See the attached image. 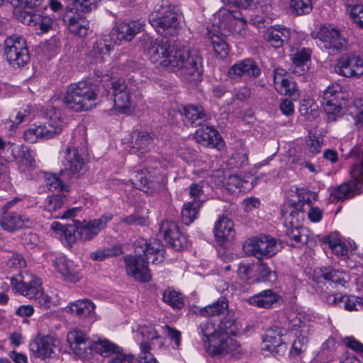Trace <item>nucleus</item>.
Listing matches in <instances>:
<instances>
[{
  "mask_svg": "<svg viewBox=\"0 0 363 363\" xmlns=\"http://www.w3.org/2000/svg\"><path fill=\"white\" fill-rule=\"evenodd\" d=\"M5 266L12 271H21L27 266V263L21 254L12 252V255L5 262Z\"/></svg>",
  "mask_w": 363,
  "mask_h": 363,
  "instance_id": "obj_50",
  "label": "nucleus"
},
{
  "mask_svg": "<svg viewBox=\"0 0 363 363\" xmlns=\"http://www.w3.org/2000/svg\"><path fill=\"white\" fill-rule=\"evenodd\" d=\"M304 202L302 201H286L281 208V216L284 219L285 225H296L299 224V216L303 211Z\"/></svg>",
  "mask_w": 363,
  "mask_h": 363,
  "instance_id": "obj_21",
  "label": "nucleus"
},
{
  "mask_svg": "<svg viewBox=\"0 0 363 363\" xmlns=\"http://www.w3.org/2000/svg\"><path fill=\"white\" fill-rule=\"evenodd\" d=\"M108 363H132L133 357L132 355L123 352V349L117 346L114 350Z\"/></svg>",
  "mask_w": 363,
  "mask_h": 363,
  "instance_id": "obj_61",
  "label": "nucleus"
},
{
  "mask_svg": "<svg viewBox=\"0 0 363 363\" xmlns=\"http://www.w3.org/2000/svg\"><path fill=\"white\" fill-rule=\"evenodd\" d=\"M67 339L75 354L82 358L88 355L91 340H89L84 332L78 330H72L68 333Z\"/></svg>",
  "mask_w": 363,
  "mask_h": 363,
  "instance_id": "obj_20",
  "label": "nucleus"
},
{
  "mask_svg": "<svg viewBox=\"0 0 363 363\" xmlns=\"http://www.w3.org/2000/svg\"><path fill=\"white\" fill-rule=\"evenodd\" d=\"M276 89L281 94L289 96L292 99H296L298 96L295 82L287 78L277 86Z\"/></svg>",
  "mask_w": 363,
  "mask_h": 363,
  "instance_id": "obj_51",
  "label": "nucleus"
},
{
  "mask_svg": "<svg viewBox=\"0 0 363 363\" xmlns=\"http://www.w3.org/2000/svg\"><path fill=\"white\" fill-rule=\"evenodd\" d=\"M112 218L111 214H105L100 218L89 221L84 220L82 223H79L78 230L79 238L84 241L91 240L106 226L107 223L109 222Z\"/></svg>",
  "mask_w": 363,
  "mask_h": 363,
  "instance_id": "obj_17",
  "label": "nucleus"
},
{
  "mask_svg": "<svg viewBox=\"0 0 363 363\" xmlns=\"http://www.w3.org/2000/svg\"><path fill=\"white\" fill-rule=\"evenodd\" d=\"M360 162L351 169V179L340 186L334 188L330 193L331 202H338L354 197L360 194L363 186V151Z\"/></svg>",
  "mask_w": 363,
  "mask_h": 363,
  "instance_id": "obj_6",
  "label": "nucleus"
},
{
  "mask_svg": "<svg viewBox=\"0 0 363 363\" xmlns=\"http://www.w3.org/2000/svg\"><path fill=\"white\" fill-rule=\"evenodd\" d=\"M135 337L138 341L140 340V352H142L143 343L150 345L151 350L156 347H160L163 345L162 338L152 325H140L135 332Z\"/></svg>",
  "mask_w": 363,
  "mask_h": 363,
  "instance_id": "obj_23",
  "label": "nucleus"
},
{
  "mask_svg": "<svg viewBox=\"0 0 363 363\" xmlns=\"http://www.w3.org/2000/svg\"><path fill=\"white\" fill-rule=\"evenodd\" d=\"M280 297L270 289L264 290L249 298L250 304L259 308H269L279 301Z\"/></svg>",
  "mask_w": 363,
  "mask_h": 363,
  "instance_id": "obj_34",
  "label": "nucleus"
},
{
  "mask_svg": "<svg viewBox=\"0 0 363 363\" xmlns=\"http://www.w3.org/2000/svg\"><path fill=\"white\" fill-rule=\"evenodd\" d=\"M182 114L184 116V122L195 127L201 125L208 119V116L201 106H186L183 108Z\"/></svg>",
  "mask_w": 363,
  "mask_h": 363,
  "instance_id": "obj_31",
  "label": "nucleus"
},
{
  "mask_svg": "<svg viewBox=\"0 0 363 363\" xmlns=\"http://www.w3.org/2000/svg\"><path fill=\"white\" fill-rule=\"evenodd\" d=\"M14 14L23 23L34 26L43 18L44 12L39 9L16 10Z\"/></svg>",
  "mask_w": 363,
  "mask_h": 363,
  "instance_id": "obj_36",
  "label": "nucleus"
},
{
  "mask_svg": "<svg viewBox=\"0 0 363 363\" xmlns=\"http://www.w3.org/2000/svg\"><path fill=\"white\" fill-rule=\"evenodd\" d=\"M160 234L175 250H183L188 246L186 236L181 233L177 223L173 220H164L160 226Z\"/></svg>",
  "mask_w": 363,
  "mask_h": 363,
  "instance_id": "obj_14",
  "label": "nucleus"
},
{
  "mask_svg": "<svg viewBox=\"0 0 363 363\" xmlns=\"http://www.w3.org/2000/svg\"><path fill=\"white\" fill-rule=\"evenodd\" d=\"M132 181L136 188L148 194H152L158 186L157 183L149 181L143 171L137 172L132 178Z\"/></svg>",
  "mask_w": 363,
  "mask_h": 363,
  "instance_id": "obj_38",
  "label": "nucleus"
},
{
  "mask_svg": "<svg viewBox=\"0 0 363 363\" xmlns=\"http://www.w3.org/2000/svg\"><path fill=\"white\" fill-rule=\"evenodd\" d=\"M323 243L328 244L333 253L337 256H345L348 252L347 246L342 242L335 235H324L321 238Z\"/></svg>",
  "mask_w": 363,
  "mask_h": 363,
  "instance_id": "obj_41",
  "label": "nucleus"
},
{
  "mask_svg": "<svg viewBox=\"0 0 363 363\" xmlns=\"http://www.w3.org/2000/svg\"><path fill=\"white\" fill-rule=\"evenodd\" d=\"M228 309V303L224 298L208 305L200 310V314L203 317H212L225 313Z\"/></svg>",
  "mask_w": 363,
  "mask_h": 363,
  "instance_id": "obj_39",
  "label": "nucleus"
},
{
  "mask_svg": "<svg viewBox=\"0 0 363 363\" xmlns=\"http://www.w3.org/2000/svg\"><path fill=\"white\" fill-rule=\"evenodd\" d=\"M305 335L306 334L304 333L300 334V335L294 341L291 347V352L293 354H299L306 351L307 348L308 339Z\"/></svg>",
  "mask_w": 363,
  "mask_h": 363,
  "instance_id": "obj_64",
  "label": "nucleus"
},
{
  "mask_svg": "<svg viewBox=\"0 0 363 363\" xmlns=\"http://www.w3.org/2000/svg\"><path fill=\"white\" fill-rule=\"evenodd\" d=\"M114 45V42L109 36L101 38L93 44L89 55L96 63L102 62L104 61L105 56L108 55L113 49Z\"/></svg>",
  "mask_w": 363,
  "mask_h": 363,
  "instance_id": "obj_27",
  "label": "nucleus"
},
{
  "mask_svg": "<svg viewBox=\"0 0 363 363\" xmlns=\"http://www.w3.org/2000/svg\"><path fill=\"white\" fill-rule=\"evenodd\" d=\"M65 203V195L57 194L48 196L44 203L45 210L53 213L58 211Z\"/></svg>",
  "mask_w": 363,
  "mask_h": 363,
  "instance_id": "obj_47",
  "label": "nucleus"
},
{
  "mask_svg": "<svg viewBox=\"0 0 363 363\" xmlns=\"http://www.w3.org/2000/svg\"><path fill=\"white\" fill-rule=\"evenodd\" d=\"M114 108L121 113L129 114L133 110L130 93L123 92L113 96Z\"/></svg>",
  "mask_w": 363,
  "mask_h": 363,
  "instance_id": "obj_44",
  "label": "nucleus"
},
{
  "mask_svg": "<svg viewBox=\"0 0 363 363\" xmlns=\"http://www.w3.org/2000/svg\"><path fill=\"white\" fill-rule=\"evenodd\" d=\"M180 15L171 5L162 6L149 15V22L157 33L164 37L177 35L179 30Z\"/></svg>",
  "mask_w": 363,
  "mask_h": 363,
  "instance_id": "obj_5",
  "label": "nucleus"
},
{
  "mask_svg": "<svg viewBox=\"0 0 363 363\" xmlns=\"http://www.w3.org/2000/svg\"><path fill=\"white\" fill-rule=\"evenodd\" d=\"M345 308L348 311H358L363 308V299L361 297L346 296L344 300Z\"/></svg>",
  "mask_w": 363,
  "mask_h": 363,
  "instance_id": "obj_63",
  "label": "nucleus"
},
{
  "mask_svg": "<svg viewBox=\"0 0 363 363\" xmlns=\"http://www.w3.org/2000/svg\"><path fill=\"white\" fill-rule=\"evenodd\" d=\"M100 93L98 80L82 81L68 86L64 101L75 111L89 110L96 106Z\"/></svg>",
  "mask_w": 363,
  "mask_h": 363,
  "instance_id": "obj_3",
  "label": "nucleus"
},
{
  "mask_svg": "<svg viewBox=\"0 0 363 363\" xmlns=\"http://www.w3.org/2000/svg\"><path fill=\"white\" fill-rule=\"evenodd\" d=\"M57 118H58L57 116L55 118H50L43 125H34L28 128L23 134L25 140L30 143H35L39 139L48 140L61 133L62 123Z\"/></svg>",
  "mask_w": 363,
  "mask_h": 363,
  "instance_id": "obj_9",
  "label": "nucleus"
},
{
  "mask_svg": "<svg viewBox=\"0 0 363 363\" xmlns=\"http://www.w3.org/2000/svg\"><path fill=\"white\" fill-rule=\"evenodd\" d=\"M106 85L107 86H111L113 96L121 94L123 92L130 93V90L132 89L130 83L128 84L125 80L122 79L115 80L108 79Z\"/></svg>",
  "mask_w": 363,
  "mask_h": 363,
  "instance_id": "obj_48",
  "label": "nucleus"
},
{
  "mask_svg": "<svg viewBox=\"0 0 363 363\" xmlns=\"http://www.w3.org/2000/svg\"><path fill=\"white\" fill-rule=\"evenodd\" d=\"M290 9L295 16L308 14L312 11L311 0H291Z\"/></svg>",
  "mask_w": 363,
  "mask_h": 363,
  "instance_id": "obj_45",
  "label": "nucleus"
},
{
  "mask_svg": "<svg viewBox=\"0 0 363 363\" xmlns=\"http://www.w3.org/2000/svg\"><path fill=\"white\" fill-rule=\"evenodd\" d=\"M30 224L31 221L29 218L14 212H4L3 217L0 219V225L9 232L27 227Z\"/></svg>",
  "mask_w": 363,
  "mask_h": 363,
  "instance_id": "obj_25",
  "label": "nucleus"
},
{
  "mask_svg": "<svg viewBox=\"0 0 363 363\" xmlns=\"http://www.w3.org/2000/svg\"><path fill=\"white\" fill-rule=\"evenodd\" d=\"M120 253H121L120 249L108 248V249H104V250H101L92 252L90 255V257L94 260L102 261L107 257L117 256Z\"/></svg>",
  "mask_w": 363,
  "mask_h": 363,
  "instance_id": "obj_62",
  "label": "nucleus"
},
{
  "mask_svg": "<svg viewBox=\"0 0 363 363\" xmlns=\"http://www.w3.org/2000/svg\"><path fill=\"white\" fill-rule=\"evenodd\" d=\"M286 230V235L291 238L292 245H296L299 243H304L306 242V239L303 238V235L302 234L303 228L299 227V224H296V225L291 226L287 225Z\"/></svg>",
  "mask_w": 363,
  "mask_h": 363,
  "instance_id": "obj_52",
  "label": "nucleus"
},
{
  "mask_svg": "<svg viewBox=\"0 0 363 363\" xmlns=\"http://www.w3.org/2000/svg\"><path fill=\"white\" fill-rule=\"evenodd\" d=\"M155 135L144 130L133 131L131 135L130 147L134 153L143 155L150 151L155 144Z\"/></svg>",
  "mask_w": 363,
  "mask_h": 363,
  "instance_id": "obj_19",
  "label": "nucleus"
},
{
  "mask_svg": "<svg viewBox=\"0 0 363 363\" xmlns=\"http://www.w3.org/2000/svg\"><path fill=\"white\" fill-rule=\"evenodd\" d=\"M334 71L345 77H358L363 74V59L352 53L344 54L334 66Z\"/></svg>",
  "mask_w": 363,
  "mask_h": 363,
  "instance_id": "obj_12",
  "label": "nucleus"
},
{
  "mask_svg": "<svg viewBox=\"0 0 363 363\" xmlns=\"http://www.w3.org/2000/svg\"><path fill=\"white\" fill-rule=\"evenodd\" d=\"M211 42L214 52L220 58H225L228 55V45L223 39L218 35H214Z\"/></svg>",
  "mask_w": 363,
  "mask_h": 363,
  "instance_id": "obj_53",
  "label": "nucleus"
},
{
  "mask_svg": "<svg viewBox=\"0 0 363 363\" xmlns=\"http://www.w3.org/2000/svg\"><path fill=\"white\" fill-rule=\"evenodd\" d=\"M146 50L150 60L156 66L169 67L189 82L200 80L202 59L196 50L179 48L174 41L165 38L149 39Z\"/></svg>",
  "mask_w": 363,
  "mask_h": 363,
  "instance_id": "obj_1",
  "label": "nucleus"
},
{
  "mask_svg": "<svg viewBox=\"0 0 363 363\" xmlns=\"http://www.w3.org/2000/svg\"><path fill=\"white\" fill-rule=\"evenodd\" d=\"M317 38L320 42V45L328 50L330 54L345 50L348 44L340 31L330 26H321L317 33Z\"/></svg>",
  "mask_w": 363,
  "mask_h": 363,
  "instance_id": "obj_11",
  "label": "nucleus"
},
{
  "mask_svg": "<svg viewBox=\"0 0 363 363\" xmlns=\"http://www.w3.org/2000/svg\"><path fill=\"white\" fill-rule=\"evenodd\" d=\"M201 205V200L196 199L184 203L182 210V222L186 225H190L197 218Z\"/></svg>",
  "mask_w": 363,
  "mask_h": 363,
  "instance_id": "obj_35",
  "label": "nucleus"
},
{
  "mask_svg": "<svg viewBox=\"0 0 363 363\" xmlns=\"http://www.w3.org/2000/svg\"><path fill=\"white\" fill-rule=\"evenodd\" d=\"M15 10H30L39 6L43 0H9Z\"/></svg>",
  "mask_w": 363,
  "mask_h": 363,
  "instance_id": "obj_59",
  "label": "nucleus"
},
{
  "mask_svg": "<svg viewBox=\"0 0 363 363\" xmlns=\"http://www.w3.org/2000/svg\"><path fill=\"white\" fill-rule=\"evenodd\" d=\"M162 300L173 308L180 309L184 306L182 294L170 288L167 289L164 291Z\"/></svg>",
  "mask_w": 363,
  "mask_h": 363,
  "instance_id": "obj_43",
  "label": "nucleus"
},
{
  "mask_svg": "<svg viewBox=\"0 0 363 363\" xmlns=\"http://www.w3.org/2000/svg\"><path fill=\"white\" fill-rule=\"evenodd\" d=\"M311 50L309 48H301L298 49L294 53L291 54V60L293 62V72L302 75L307 70L306 63L310 61Z\"/></svg>",
  "mask_w": 363,
  "mask_h": 363,
  "instance_id": "obj_33",
  "label": "nucleus"
},
{
  "mask_svg": "<svg viewBox=\"0 0 363 363\" xmlns=\"http://www.w3.org/2000/svg\"><path fill=\"white\" fill-rule=\"evenodd\" d=\"M284 330L279 328H269L266 331L263 340V349L274 352L277 347L285 349L286 345L281 338Z\"/></svg>",
  "mask_w": 363,
  "mask_h": 363,
  "instance_id": "obj_32",
  "label": "nucleus"
},
{
  "mask_svg": "<svg viewBox=\"0 0 363 363\" xmlns=\"http://www.w3.org/2000/svg\"><path fill=\"white\" fill-rule=\"evenodd\" d=\"M245 253L259 259L271 257L280 250L277 240L269 235L261 234L247 239L242 245Z\"/></svg>",
  "mask_w": 363,
  "mask_h": 363,
  "instance_id": "obj_7",
  "label": "nucleus"
},
{
  "mask_svg": "<svg viewBox=\"0 0 363 363\" xmlns=\"http://www.w3.org/2000/svg\"><path fill=\"white\" fill-rule=\"evenodd\" d=\"M97 0H72L70 11L87 13L96 7Z\"/></svg>",
  "mask_w": 363,
  "mask_h": 363,
  "instance_id": "obj_55",
  "label": "nucleus"
},
{
  "mask_svg": "<svg viewBox=\"0 0 363 363\" xmlns=\"http://www.w3.org/2000/svg\"><path fill=\"white\" fill-rule=\"evenodd\" d=\"M55 339L51 335L37 338L30 344V350L36 357L45 359L53 353Z\"/></svg>",
  "mask_w": 363,
  "mask_h": 363,
  "instance_id": "obj_26",
  "label": "nucleus"
},
{
  "mask_svg": "<svg viewBox=\"0 0 363 363\" xmlns=\"http://www.w3.org/2000/svg\"><path fill=\"white\" fill-rule=\"evenodd\" d=\"M299 112L306 117L307 120L312 121L318 116V106L310 100H303L299 107Z\"/></svg>",
  "mask_w": 363,
  "mask_h": 363,
  "instance_id": "obj_49",
  "label": "nucleus"
},
{
  "mask_svg": "<svg viewBox=\"0 0 363 363\" xmlns=\"http://www.w3.org/2000/svg\"><path fill=\"white\" fill-rule=\"evenodd\" d=\"M346 9L352 22L360 28H363V4H351L347 5Z\"/></svg>",
  "mask_w": 363,
  "mask_h": 363,
  "instance_id": "obj_46",
  "label": "nucleus"
},
{
  "mask_svg": "<svg viewBox=\"0 0 363 363\" xmlns=\"http://www.w3.org/2000/svg\"><path fill=\"white\" fill-rule=\"evenodd\" d=\"M218 18L221 25L235 33L242 34L245 30L246 20L239 11L221 9L218 12Z\"/></svg>",
  "mask_w": 363,
  "mask_h": 363,
  "instance_id": "obj_16",
  "label": "nucleus"
},
{
  "mask_svg": "<svg viewBox=\"0 0 363 363\" xmlns=\"http://www.w3.org/2000/svg\"><path fill=\"white\" fill-rule=\"evenodd\" d=\"M237 321L232 318H225L220 321L217 328L215 325L206 321L200 324L199 333L202 335V340L208 344V350L213 355L231 354L238 356L242 354L240 344L229 335H237L239 333Z\"/></svg>",
  "mask_w": 363,
  "mask_h": 363,
  "instance_id": "obj_2",
  "label": "nucleus"
},
{
  "mask_svg": "<svg viewBox=\"0 0 363 363\" xmlns=\"http://www.w3.org/2000/svg\"><path fill=\"white\" fill-rule=\"evenodd\" d=\"M35 301L40 306L47 308H50L60 304V298L57 294L49 295L48 294H45L43 290L41 296H39Z\"/></svg>",
  "mask_w": 363,
  "mask_h": 363,
  "instance_id": "obj_58",
  "label": "nucleus"
},
{
  "mask_svg": "<svg viewBox=\"0 0 363 363\" xmlns=\"http://www.w3.org/2000/svg\"><path fill=\"white\" fill-rule=\"evenodd\" d=\"M260 69L252 59H245L233 65L228 70V75L231 79H237L246 74L248 77H257L260 74Z\"/></svg>",
  "mask_w": 363,
  "mask_h": 363,
  "instance_id": "obj_22",
  "label": "nucleus"
},
{
  "mask_svg": "<svg viewBox=\"0 0 363 363\" xmlns=\"http://www.w3.org/2000/svg\"><path fill=\"white\" fill-rule=\"evenodd\" d=\"M248 154L244 148L235 151L230 159L231 165L236 168H240L245 166L248 162Z\"/></svg>",
  "mask_w": 363,
  "mask_h": 363,
  "instance_id": "obj_56",
  "label": "nucleus"
},
{
  "mask_svg": "<svg viewBox=\"0 0 363 363\" xmlns=\"http://www.w3.org/2000/svg\"><path fill=\"white\" fill-rule=\"evenodd\" d=\"M247 182L242 179L238 174H230L228 177L225 185L228 191H234L237 189H246Z\"/></svg>",
  "mask_w": 363,
  "mask_h": 363,
  "instance_id": "obj_60",
  "label": "nucleus"
},
{
  "mask_svg": "<svg viewBox=\"0 0 363 363\" xmlns=\"http://www.w3.org/2000/svg\"><path fill=\"white\" fill-rule=\"evenodd\" d=\"M196 142L203 146L220 150L223 141L219 133L213 126L205 125L198 129L195 133Z\"/></svg>",
  "mask_w": 363,
  "mask_h": 363,
  "instance_id": "obj_18",
  "label": "nucleus"
},
{
  "mask_svg": "<svg viewBox=\"0 0 363 363\" xmlns=\"http://www.w3.org/2000/svg\"><path fill=\"white\" fill-rule=\"evenodd\" d=\"M64 21L67 23L69 30L79 37L86 36L89 30V23L79 14L67 13Z\"/></svg>",
  "mask_w": 363,
  "mask_h": 363,
  "instance_id": "obj_28",
  "label": "nucleus"
},
{
  "mask_svg": "<svg viewBox=\"0 0 363 363\" xmlns=\"http://www.w3.org/2000/svg\"><path fill=\"white\" fill-rule=\"evenodd\" d=\"M73 223H77L76 224H67L65 225V230L63 231V235H65V238L67 244L71 247L73 243L76 242L79 236L78 235V230L79 221L72 220Z\"/></svg>",
  "mask_w": 363,
  "mask_h": 363,
  "instance_id": "obj_54",
  "label": "nucleus"
},
{
  "mask_svg": "<svg viewBox=\"0 0 363 363\" xmlns=\"http://www.w3.org/2000/svg\"><path fill=\"white\" fill-rule=\"evenodd\" d=\"M11 286L13 289L29 299L37 300L39 296H41L42 282L40 279L36 276L30 274L29 279L15 277L10 278Z\"/></svg>",
  "mask_w": 363,
  "mask_h": 363,
  "instance_id": "obj_15",
  "label": "nucleus"
},
{
  "mask_svg": "<svg viewBox=\"0 0 363 363\" xmlns=\"http://www.w3.org/2000/svg\"><path fill=\"white\" fill-rule=\"evenodd\" d=\"M71 313L77 315H89L95 308L94 304L87 299L76 301L68 306Z\"/></svg>",
  "mask_w": 363,
  "mask_h": 363,
  "instance_id": "obj_42",
  "label": "nucleus"
},
{
  "mask_svg": "<svg viewBox=\"0 0 363 363\" xmlns=\"http://www.w3.org/2000/svg\"><path fill=\"white\" fill-rule=\"evenodd\" d=\"M214 235L219 242L232 240L235 235L233 221L225 216L220 218L216 223Z\"/></svg>",
  "mask_w": 363,
  "mask_h": 363,
  "instance_id": "obj_30",
  "label": "nucleus"
},
{
  "mask_svg": "<svg viewBox=\"0 0 363 363\" xmlns=\"http://www.w3.org/2000/svg\"><path fill=\"white\" fill-rule=\"evenodd\" d=\"M62 162L65 169L60 170V175L66 177L67 179L77 178L85 172L84 160L77 147L69 146L65 149Z\"/></svg>",
  "mask_w": 363,
  "mask_h": 363,
  "instance_id": "obj_10",
  "label": "nucleus"
},
{
  "mask_svg": "<svg viewBox=\"0 0 363 363\" xmlns=\"http://www.w3.org/2000/svg\"><path fill=\"white\" fill-rule=\"evenodd\" d=\"M4 54L9 65L13 67H23L30 61L26 41L20 35H11L6 38Z\"/></svg>",
  "mask_w": 363,
  "mask_h": 363,
  "instance_id": "obj_8",
  "label": "nucleus"
},
{
  "mask_svg": "<svg viewBox=\"0 0 363 363\" xmlns=\"http://www.w3.org/2000/svg\"><path fill=\"white\" fill-rule=\"evenodd\" d=\"M45 184L48 186L50 190H66L67 186L64 184L63 181L55 174H46L45 175Z\"/></svg>",
  "mask_w": 363,
  "mask_h": 363,
  "instance_id": "obj_57",
  "label": "nucleus"
},
{
  "mask_svg": "<svg viewBox=\"0 0 363 363\" xmlns=\"http://www.w3.org/2000/svg\"><path fill=\"white\" fill-rule=\"evenodd\" d=\"M117 346L107 340L99 339L97 341H91L89 345L88 354L91 351H94L101 356L110 357L114 350H117Z\"/></svg>",
  "mask_w": 363,
  "mask_h": 363,
  "instance_id": "obj_37",
  "label": "nucleus"
},
{
  "mask_svg": "<svg viewBox=\"0 0 363 363\" xmlns=\"http://www.w3.org/2000/svg\"><path fill=\"white\" fill-rule=\"evenodd\" d=\"M291 36V30L279 25L271 26L264 33V38L275 48H281Z\"/></svg>",
  "mask_w": 363,
  "mask_h": 363,
  "instance_id": "obj_24",
  "label": "nucleus"
},
{
  "mask_svg": "<svg viewBox=\"0 0 363 363\" xmlns=\"http://www.w3.org/2000/svg\"><path fill=\"white\" fill-rule=\"evenodd\" d=\"M14 160H18L20 162L28 167H33L35 160L30 154V149L24 145H18L11 150Z\"/></svg>",
  "mask_w": 363,
  "mask_h": 363,
  "instance_id": "obj_40",
  "label": "nucleus"
},
{
  "mask_svg": "<svg viewBox=\"0 0 363 363\" xmlns=\"http://www.w3.org/2000/svg\"><path fill=\"white\" fill-rule=\"evenodd\" d=\"M144 23L140 21L123 22L118 25L116 36L119 40L130 41L143 30Z\"/></svg>",
  "mask_w": 363,
  "mask_h": 363,
  "instance_id": "obj_29",
  "label": "nucleus"
},
{
  "mask_svg": "<svg viewBox=\"0 0 363 363\" xmlns=\"http://www.w3.org/2000/svg\"><path fill=\"white\" fill-rule=\"evenodd\" d=\"M341 96L339 84L329 86L323 93L322 106L328 115V121L334 122L341 116L342 106L338 100Z\"/></svg>",
  "mask_w": 363,
  "mask_h": 363,
  "instance_id": "obj_13",
  "label": "nucleus"
},
{
  "mask_svg": "<svg viewBox=\"0 0 363 363\" xmlns=\"http://www.w3.org/2000/svg\"><path fill=\"white\" fill-rule=\"evenodd\" d=\"M143 250V255H127L124 257L126 269L129 272H147L150 271L148 264L151 260L152 264H157L164 260V245L157 240L154 239L149 242H145Z\"/></svg>",
  "mask_w": 363,
  "mask_h": 363,
  "instance_id": "obj_4",
  "label": "nucleus"
}]
</instances>
